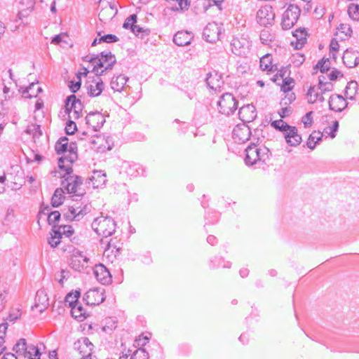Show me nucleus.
<instances>
[{"mask_svg":"<svg viewBox=\"0 0 359 359\" xmlns=\"http://www.w3.org/2000/svg\"><path fill=\"white\" fill-rule=\"evenodd\" d=\"M62 189L64 188L68 194H72V200L76 202V203L69 205L66 212H63V217L67 221L81 220L91 210V205L88 201L77 202L79 198L82 200L83 196L86 194V190L82 187V177L78 175H67L62 181Z\"/></svg>","mask_w":359,"mask_h":359,"instance_id":"obj_1","label":"nucleus"},{"mask_svg":"<svg viewBox=\"0 0 359 359\" xmlns=\"http://www.w3.org/2000/svg\"><path fill=\"white\" fill-rule=\"evenodd\" d=\"M92 229L100 236L107 238L116 231V223L109 217H98L92 222Z\"/></svg>","mask_w":359,"mask_h":359,"instance_id":"obj_2","label":"nucleus"},{"mask_svg":"<svg viewBox=\"0 0 359 359\" xmlns=\"http://www.w3.org/2000/svg\"><path fill=\"white\" fill-rule=\"evenodd\" d=\"M97 55V64L93 69L96 76L103 75L106 71L111 69L116 62L115 55L110 51H102Z\"/></svg>","mask_w":359,"mask_h":359,"instance_id":"obj_3","label":"nucleus"},{"mask_svg":"<svg viewBox=\"0 0 359 359\" xmlns=\"http://www.w3.org/2000/svg\"><path fill=\"white\" fill-rule=\"evenodd\" d=\"M269 150L266 147L257 148L251 144L245 149V162L248 165H253L257 161L265 162L269 158Z\"/></svg>","mask_w":359,"mask_h":359,"instance_id":"obj_4","label":"nucleus"},{"mask_svg":"<svg viewBox=\"0 0 359 359\" xmlns=\"http://www.w3.org/2000/svg\"><path fill=\"white\" fill-rule=\"evenodd\" d=\"M77 147L74 142L69 144V149L67 153L62 154L58 158V166L61 170L66 172V175H69L73 172L72 165L77 159Z\"/></svg>","mask_w":359,"mask_h":359,"instance_id":"obj_5","label":"nucleus"},{"mask_svg":"<svg viewBox=\"0 0 359 359\" xmlns=\"http://www.w3.org/2000/svg\"><path fill=\"white\" fill-rule=\"evenodd\" d=\"M16 353L28 359H40L39 349L33 344H27L25 339H20L13 347Z\"/></svg>","mask_w":359,"mask_h":359,"instance_id":"obj_6","label":"nucleus"},{"mask_svg":"<svg viewBox=\"0 0 359 359\" xmlns=\"http://www.w3.org/2000/svg\"><path fill=\"white\" fill-rule=\"evenodd\" d=\"M219 112L226 116L232 114L238 107V101L231 93H224L217 102Z\"/></svg>","mask_w":359,"mask_h":359,"instance_id":"obj_7","label":"nucleus"},{"mask_svg":"<svg viewBox=\"0 0 359 359\" xmlns=\"http://www.w3.org/2000/svg\"><path fill=\"white\" fill-rule=\"evenodd\" d=\"M301 10L299 7L295 4H290L285 11L282 17V27L284 29H290L297 22Z\"/></svg>","mask_w":359,"mask_h":359,"instance_id":"obj_8","label":"nucleus"},{"mask_svg":"<svg viewBox=\"0 0 359 359\" xmlns=\"http://www.w3.org/2000/svg\"><path fill=\"white\" fill-rule=\"evenodd\" d=\"M83 104L81 101L76 98L74 95H72L66 99L65 108L71 118L77 119L82 116Z\"/></svg>","mask_w":359,"mask_h":359,"instance_id":"obj_9","label":"nucleus"},{"mask_svg":"<svg viewBox=\"0 0 359 359\" xmlns=\"http://www.w3.org/2000/svg\"><path fill=\"white\" fill-rule=\"evenodd\" d=\"M105 299L104 290L96 287L89 290L84 295L83 300L87 305L95 306L102 303Z\"/></svg>","mask_w":359,"mask_h":359,"instance_id":"obj_10","label":"nucleus"},{"mask_svg":"<svg viewBox=\"0 0 359 359\" xmlns=\"http://www.w3.org/2000/svg\"><path fill=\"white\" fill-rule=\"evenodd\" d=\"M274 18L275 13L271 6L261 7L257 13V21L262 26L272 25Z\"/></svg>","mask_w":359,"mask_h":359,"instance_id":"obj_11","label":"nucleus"},{"mask_svg":"<svg viewBox=\"0 0 359 359\" xmlns=\"http://www.w3.org/2000/svg\"><path fill=\"white\" fill-rule=\"evenodd\" d=\"M105 123L104 115L99 111H92L86 116V123L94 132L100 130Z\"/></svg>","mask_w":359,"mask_h":359,"instance_id":"obj_12","label":"nucleus"},{"mask_svg":"<svg viewBox=\"0 0 359 359\" xmlns=\"http://www.w3.org/2000/svg\"><path fill=\"white\" fill-rule=\"evenodd\" d=\"M251 130L245 123L238 124L233 130L232 137L236 143H245L250 139Z\"/></svg>","mask_w":359,"mask_h":359,"instance_id":"obj_13","label":"nucleus"},{"mask_svg":"<svg viewBox=\"0 0 359 359\" xmlns=\"http://www.w3.org/2000/svg\"><path fill=\"white\" fill-rule=\"evenodd\" d=\"M74 347L84 357L93 358L94 356L92 355L94 346L88 337H84L79 339L74 342Z\"/></svg>","mask_w":359,"mask_h":359,"instance_id":"obj_14","label":"nucleus"},{"mask_svg":"<svg viewBox=\"0 0 359 359\" xmlns=\"http://www.w3.org/2000/svg\"><path fill=\"white\" fill-rule=\"evenodd\" d=\"M118 10L116 3L107 2L99 13L98 17L101 22L106 23L112 20L117 14Z\"/></svg>","mask_w":359,"mask_h":359,"instance_id":"obj_15","label":"nucleus"},{"mask_svg":"<svg viewBox=\"0 0 359 359\" xmlns=\"http://www.w3.org/2000/svg\"><path fill=\"white\" fill-rule=\"evenodd\" d=\"M93 272L97 280L102 284L106 285L111 282V276L103 264H96L93 268Z\"/></svg>","mask_w":359,"mask_h":359,"instance_id":"obj_16","label":"nucleus"},{"mask_svg":"<svg viewBox=\"0 0 359 359\" xmlns=\"http://www.w3.org/2000/svg\"><path fill=\"white\" fill-rule=\"evenodd\" d=\"M221 29L218 25L213 22L208 23L204 28L203 35L208 42L213 43L219 39Z\"/></svg>","mask_w":359,"mask_h":359,"instance_id":"obj_17","label":"nucleus"},{"mask_svg":"<svg viewBox=\"0 0 359 359\" xmlns=\"http://www.w3.org/2000/svg\"><path fill=\"white\" fill-rule=\"evenodd\" d=\"M34 305L32 309H37L39 313L44 311L49 306V299L44 290H39L36 292Z\"/></svg>","mask_w":359,"mask_h":359,"instance_id":"obj_18","label":"nucleus"},{"mask_svg":"<svg viewBox=\"0 0 359 359\" xmlns=\"http://www.w3.org/2000/svg\"><path fill=\"white\" fill-rule=\"evenodd\" d=\"M238 115L243 123L252 122L257 117L255 107L252 104L245 105L240 108Z\"/></svg>","mask_w":359,"mask_h":359,"instance_id":"obj_19","label":"nucleus"},{"mask_svg":"<svg viewBox=\"0 0 359 359\" xmlns=\"http://www.w3.org/2000/svg\"><path fill=\"white\" fill-rule=\"evenodd\" d=\"M206 83L208 86L215 91H220L221 88L224 85L222 76L215 72H210L208 74Z\"/></svg>","mask_w":359,"mask_h":359,"instance_id":"obj_20","label":"nucleus"},{"mask_svg":"<svg viewBox=\"0 0 359 359\" xmlns=\"http://www.w3.org/2000/svg\"><path fill=\"white\" fill-rule=\"evenodd\" d=\"M194 39V34L188 31H179L173 36V42L178 46L189 45Z\"/></svg>","mask_w":359,"mask_h":359,"instance_id":"obj_21","label":"nucleus"},{"mask_svg":"<svg viewBox=\"0 0 359 359\" xmlns=\"http://www.w3.org/2000/svg\"><path fill=\"white\" fill-rule=\"evenodd\" d=\"M284 137L286 142L291 147H297L302 142V136L298 133L297 128L292 126L285 133Z\"/></svg>","mask_w":359,"mask_h":359,"instance_id":"obj_22","label":"nucleus"},{"mask_svg":"<svg viewBox=\"0 0 359 359\" xmlns=\"http://www.w3.org/2000/svg\"><path fill=\"white\" fill-rule=\"evenodd\" d=\"M347 106V102L343 96L332 95L329 99V107L331 110L340 112Z\"/></svg>","mask_w":359,"mask_h":359,"instance_id":"obj_23","label":"nucleus"},{"mask_svg":"<svg viewBox=\"0 0 359 359\" xmlns=\"http://www.w3.org/2000/svg\"><path fill=\"white\" fill-rule=\"evenodd\" d=\"M99 76H97V79L93 80L92 83L86 86L87 93L90 97L99 96L104 90V83Z\"/></svg>","mask_w":359,"mask_h":359,"instance_id":"obj_24","label":"nucleus"},{"mask_svg":"<svg viewBox=\"0 0 359 359\" xmlns=\"http://www.w3.org/2000/svg\"><path fill=\"white\" fill-rule=\"evenodd\" d=\"M342 59L344 64L348 68L355 67L359 62L358 53L352 50L347 49L344 52Z\"/></svg>","mask_w":359,"mask_h":359,"instance_id":"obj_25","label":"nucleus"},{"mask_svg":"<svg viewBox=\"0 0 359 359\" xmlns=\"http://www.w3.org/2000/svg\"><path fill=\"white\" fill-rule=\"evenodd\" d=\"M128 78L123 74L114 76L111 81V88L116 92H121L128 81Z\"/></svg>","mask_w":359,"mask_h":359,"instance_id":"obj_26","label":"nucleus"},{"mask_svg":"<svg viewBox=\"0 0 359 359\" xmlns=\"http://www.w3.org/2000/svg\"><path fill=\"white\" fill-rule=\"evenodd\" d=\"M293 36L296 37L297 41L295 42V43L292 42V44L294 46L295 49H301L306 42V32L305 29H296L293 34Z\"/></svg>","mask_w":359,"mask_h":359,"instance_id":"obj_27","label":"nucleus"},{"mask_svg":"<svg viewBox=\"0 0 359 359\" xmlns=\"http://www.w3.org/2000/svg\"><path fill=\"white\" fill-rule=\"evenodd\" d=\"M93 188H98L104 185L107 181V176L101 171H94L93 175L90 178Z\"/></svg>","mask_w":359,"mask_h":359,"instance_id":"obj_28","label":"nucleus"},{"mask_svg":"<svg viewBox=\"0 0 359 359\" xmlns=\"http://www.w3.org/2000/svg\"><path fill=\"white\" fill-rule=\"evenodd\" d=\"M19 4V15H25L31 12L34 6V0H18Z\"/></svg>","mask_w":359,"mask_h":359,"instance_id":"obj_29","label":"nucleus"},{"mask_svg":"<svg viewBox=\"0 0 359 359\" xmlns=\"http://www.w3.org/2000/svg\"><path fill=\"white\" fill-rule=\"evenodd\" d=\"M333 84L327 81L326 76L323 74L318 77V87L316 88L320 90L322 93L330 92L333 90Z\"/></svg>","mask_w":359,"mask_h":359,"instance_id":"obj_30","label":"nucleus"},{"mask_svg":"<svg viewBox=\"0 0 359 359\" xmlns=\"http://www.w3.org/2000/svg\"><path fill=\"white\" fill-rule=\"evenodd\" d=\"M322 137L323 134L320 132L313 131L307 140V147L311 150L314 149L316 144L321 141Z\"/></svg>","mask_w":359,"mask_h":359,"instance_id":"obj_31","label":"nucleus"},{"mask_svg":"<svg viewBox=\"0 0 359 359\" xmlns=\"http://www.w3.org/2000/svg\"><path fill=\"white\" fill-rule=\"evenodd\" d=\"M53 232L55 233V235L60 236V238H62V236L69 238L73 234L74 229L70 225L61 224L57 226V229H53Z\"/></svg>","mask_w":359,"mask_h":359,"instance_id":"obj_32","label":"nucleus"},{"mask_svg":"<svg viewBox=\"0 0 359 359\" xmlns=\"http://www.w3.org/2000/svg\"><path fill=\"white\" fill-rule=\"evenodd\" d=\"M69 149V144H68V138L66 137H61L56 142L55 149L57 154H62L67 153Z\"/></svg>","mask_w":359,"mask_h":359,"instance_id":"obj_33","label":"nucleus"},{"mask_svg":"<svg viewBox=\"0 0 359 359\" xmlns=\"http://www.w3.org/2000/svg\"><path fill=\"white\" fill-rule=\"evenodd\" d=\"M307 95L310 97L309 102L314 103L317 100L320 101V102H324L325 98L323 96V93L321 91L319 93L318 91V89L316 88V86L311 87L307 93Z\"/></svg>","mask_w":359,"mask_h":359,"instance_id":"obj_34","label":"nucleus"},{"mask_svg":"<svg viewBox=\"0 0 359 359\" xmlns=\"http://www.w3.org/2000/svg\"><path fill=\"white\" fill-rule=\"evenodd\" d=\"M358 83L355 81H351L348 83L345 89V95L350 100H353L358 90Z\"/></svg>","mask_w":359,"mask_h":359,"instance_id":"obj_35","label":"nucleus"},{"mask_svg":"<svg viewBox=\"0 0 359 359\" xmlns=\"http://www.w3.org/2000/svg\"><path fill=\"white\" fill-rule=\"evenodd\" d=\"M260 68L264 71L273 72L272 58L269 54H266L260 58Z\"/></svg>","mask_w":359,"mask_h":359,"instance_id":"obj_36","label":"nucleus"},{"mask_svg":"<svg viewBox=\"0 0 359 359\" xmlns=\"http://www.w3.org/2000/svg\"><path fill=\"white\" fill-rule=\"evenodd\" d=\"M71 313L74 318L79 320H83V319L86 318L84 308L81 304H79V303L72 306Z\"/></svg>","mask_w":359,"mask_h":359,"instance_id":"obj_37","label":"nucleus"},{"mask_svg":"<svg viewBox=\"0 0 359 359\" xmlns=\"http://www.w3.org/2000/svg\"><path fill=\"white\" fill-rule=\"evenodd\" d=\"M65 193L62 188L57 189L51 198V204L53 207H58L63 203Z\"/></svg>","mask_w":359,"mask_h":359,"instance_id":"obj_38","label":"nucleus"},{"mask_svg":"<svg viewBox=\"0 0 359 359\" xmlns=\"http://www.w3.org/2000/svg\"><path fill=\"white\" fill-rule=\"evenodd\" d=\"M48 224L53 226V229H55L58 226V222L61 217V214L58 211H53L51 212H47Z\"/></svg>","mask_w":359,"mask_h":359,"instance_id":"obj_39","label":"nucleus"},{"mask_svg":"<svg viewBox=\"0 0 359 359\" xmlns=\"http://www.w3.org/2000/svg\"><path fill=\"white\" fill-rule=\"evenodd\" d=\"M25 133L32 135V137L34 139L39 137L42 135L40 126L36 124L29 125L25 130Z\"/></svg>","mask_w":359,"mask_h":359,"instance_id":"obj_40","label":"nucleus"},{"mask_svg":"<svg viewBox=\"0 0 359 359\" xmlns=\"http://www.w3.org/2000/svg\"><path fill=\"white\" fill-rule=\"evenodd\" d=\"M80 297V292L76 290L74 292H70L65 297V304H68L71 309L78 303V299Z\"/></svg>","mask_w":359,"mask_h":359,"instance_id":"obj_41","label":"nucleus"},{"mask_svg":"<svg viewBox=\"0 0 359 359\" xmlns=\"http://www.w3.org/2000/svg\"><path fill=\"white\" fill-rule=\"evenodd\" d=\"M275 129L285 133L292 126L285 123L283 120L279 119L273 121L271 123Z\"/></svg>","mask_w":359,"mask_h":359,"instance_id":"obj_42","label":"nucleus"},{"mask_svg":"<svg viewBox=\"0 0 359 359\" xmlns=\"http://www.w3.org/2000/svg\"><path fill=\"white\" fill-rule=\"evenodd\" d=\"M103 141V137L100 135H94L90 138V143L92 144V149L96 150H100L104 149L105 147H102L101 142Z\"/></svg>","mask_w":359,"mask_h":359,"instance_id":"obj_43","label":"nucleus"},{"mask_svg":"<svg viewBox=\"0 0 359 359\" xmlns=\"http://www.w3.org/2000/svg\"><path fill=\"white\" fill-rule=\"evenodd\" d=\"M348 13L353 20H359V5L351 4L348 8Z\"/></svg>","mask_w":359,"mask_h":359,"instance_id":"obj_44","label":"nucleus"},{"mask_svg":"<svg viewBox=\"0 0 359 359\" xmlns=\"http://www.w3.org/2000/svg\"><path fill=\"white\" fill-rule=\"evenodd\" d=\"M137 18L135 14L130 15L126 19V20L123 25V27L124 29H130L131 30V27H133V26L135 25V24L137 22Z\"/></svg>","mask_w":359,"mask_h":359,"instance_id":"obj_45","label":"nucleus"},{"mask_svg":"<svg viewBox=\"0 0 359 359\" xmlns=\"http://www.w3.org/2000/svg\"><path fill=\"white\" fill-rule=\"evenodd\" d=\"M149 354L144 348L136 350L130 359H148Z\"/></svg>","mask_w":359,"mask_h":359,"instance_id":"obj_46","label":"nucleus"},{"mask_svg":"<svg viewBox=\"0 0 359 359\" xmlns=\"http://www.w3.org/2000/svg\"><path fill=\"white\" fill-rule=\"evenodd\" d=\"M131 32L136 36H140L141 34V37L148 36L150 33V31L148 29H144L139 25H135L131 27Z\"/></svg>","mask_w":359,"mask_h":359,"instance_id":"obj_47","label":"nucleus"},{"mask_svg":"<svg viewBox=\"0 0 359 359\" xmlns=\"http://www.w3.org/2000/svg\"><path fill=\"white\" fill-rule=\"evenodd\" d=\"M337 34L339 33L344 34L346 37L351 36L352 34V29L351 26L348 24H341L339 27L337 28Z\"/></svg>","mask_w":359,"mask_h":359,"instance_id":"obj_48","label":"nucleus"},{"mask_svg":"<svg viewBox=\"0 0 359 359\" xmlns=\"http://www.w3.org/2000/svg\"><path fill=\"white\" fill-rule=\"evenodd\" d=\"M118 40V38L116 35L111 34H108L99 38V42L105 43L117 42Z\"/></svg>","mask_w":359,"mask_h":359,"instance_id":"obj_49","label":"nucleus"},{"mask_svg":"<svg viewBox=\"0 0 359 359\" xmlns=\"http://www.w3.org/2000/svg\"><path fill=\"white\" fill-rule=\"evenodd\" d=\"M176 1L178 2V6L175 7H172V11H184L187 10L190 6V3L188 1V0H177Z\"/></svg>","mask_w":359,"mask_h":359,"instance_id":"obj_50","label":"nucleus"},{"mask_svg":"<svg viewBox=\"0 0 359 359\" xmlns=\"http://www.w3.org/2000/svg\"><path fill=\"white\" fill-rule=\"evenodd\" d=\"M110 250H111V252H114V251L115 250V254H114L115 256H116V255L119 253L120 247H118L116 245V241H114V239H110V241H108L107 247L105 251L107 252Z\"/></svg>","mask_w":359,"mask_h":359,"instance_id":"obj_51","label":"nucleus"},{"mask_svg":"<svg viewBox=\"0 0 359 359\" xmlns=\"http://www.w3.org/2000/svg\"><path fill=\"white\" fill-rule=\"evenodd\" d=\"M339 128V122L337 121H334L333 122V124L331 127H329L326 129L325 132L328 133V135L334 138L336 136V131Z\"/></svg>","mask_w":359,"mask_h":359,"instance_id":"obj_52","label":"nucleus"},{"mask_svg":"<svg viewBox=\"0 0 359 359\" xmlns=\"http://www.w3.org/2000/svg\"><path fill=\"white\" fill-rule=\"evenodd\" d=\"M295 100V95L293 93L287 92V95L280 102L281 105H287L291 104Z\"/></svg>","mask_w":359,"mask_h":359,"instance_id":"obj_53","label":"nucleus"},{"mask_svg":"<svg viewBox=\"0 0 359 359\" xmlns=\"http://www.w3.org/2000/svg\"><path fill=\"white\" fill-rule=\"evenodd\" d=\"M60 236L55 235V233L53 232V233H51L50 238H48V243L51 247L55 248L60 244Z\"/></svg>","mask_w":359,"mask_h":359,"instance_id":"obj_54","label":"nucleus"},{"mask_svg":"<svg viewBox=\"0 0 359 359\" xmlns=\"http://www.w3.org/2000/svg\"><path fill=\"white\" fill-rule=\"evenodd\" d=\"M312 114H313L312 111H309V112L306 113V115H304L302 117V121L303 122L305 128L310 127L312 125V123H313Z\"/></svg>","mask_w":359,"mask_h":359,"instance_id":"obj_55","label":"nucleus"},{"mask_svg":"<svg viewBox=\"0 0 359 359\" xmlns=\"http://www.w3.org/2000/svg\"><path fill=\"white\" fill-rule=\"evenodd\" d=\"M260 40L264 44H268L271 41V34L268 30H262L260 33Z\"/></svg>","mask_w":359,"mask_h":359,"instance_id":"obj_56","label":"nucleus"},{"mask_svg":"<svg viewBox=\"0 0 359 359\" xmlns=\"http://www.w3.org/2000/svg\"><path fill=\"white\" fill-rule=\"evenodd\" d=\"M76 130V123L73 121L69 120L67 122L66 127H65V131L67 134L68 135H72L74 133V132Z\"/></svg>","mask_w":359,"mask_h":359,"instance_id":"obj_57","label":"nucleus"},{"mask_svg":"<svg viewBox=\"0 0 359 359\" xmlns=\"http://www.w3.org/2000/svg\"><path fill=\"white\" fill-rule=\"evenodd\" d=\"M293 82V79L290 78L289 79H283V84L281 86V90L284 93L290 92L292 86H290V84Z\"/></svg>","mask_w":359,"mask_h":359,"instance_id":"obj_58","label":"nucleus"},{"mask_svg":"<svg viewBox=\"0 0 359 359\" xmlns=\"http://www.w3.org/2000/svg\"><path fill=\"white\" fill-rule=\"evenodd\" d=\"M21 316V312L18 309L13 310L10 312L9 316L7 318L11 322H14L18 319Z\"/></svg>","mask_w":359,"mask_h":359,"instance_id":"obj_59","label":"nucleus"},{"mask_svg":"<svg viewBox=\"0 0 359 359\" xmlns=\"http://www.w3.org/2000/svg\"><path fill=\"white\" fill-rule=\"evenodd\" d=\"M339 46L338 41L335 39H332L330 44V51L334 57L335 53L339 50Z\"/></svg>","mask_w":359,"mask_h":359,"instance_id":"obj_60","label":"nucleus"},{"mask_svg":"<svg viewBox=\"0 0 359 359\" xmlns=\"http://www.w3.org/2000/svg\"><path fill=\"white\" fill-rule=\"evenodd\" d=\"M343 74L339 70L334 69L330 73L327 74V77L330 81H334L338 77H342Z\"/></svg>","mask_w":359,"mask_h":359,"instance_id":"obj_61","label":"nucleus"},{"mask_svg":"<svg viewBox=\"0 0 359 359\" xmlns=\"http://www.w3.org/2000/svg\"><path fill=\"white\" fill-rule=\"evenodd\" d=\"M36 86V83H32L29 87L26 88L23 91H22V95L26 97V98H29L28 97V95L29 94H33V93H36V92H34V87Z\"/></svg>","mask_w":359,"mask_h":359,"instance_id":"obj_62","label":"nucleus"},{"mask_svg":"<svg viewBox=\"0 0 359 359\" xmlns=\"http://www.w3.org/2000/svg\"><path fill=\"white\" fill-rule=\"evenodd\" d=\"M97 55H88L83 57L84 62H88L93 64L94 66L97 64Z\"/></svg>","mask_w":359,"mask_h":359,"instance_id":"obj_63","label":"nucleus"},{"mask_svg":"<svg viewBox=\"0 0 359 359\" xmlns=\"http://www.w3.org/2000/svg\"><path fill=\"white\" fill-rule=\"evenodd\" d=\"M69 87L72 93H76L81 87V81H79L74 82L72 81L70 82Z\"/></svg>","mask_w":359,"mask_h":359,"instance_id":"obj_64","label":"nucleus"}]
</instances>
